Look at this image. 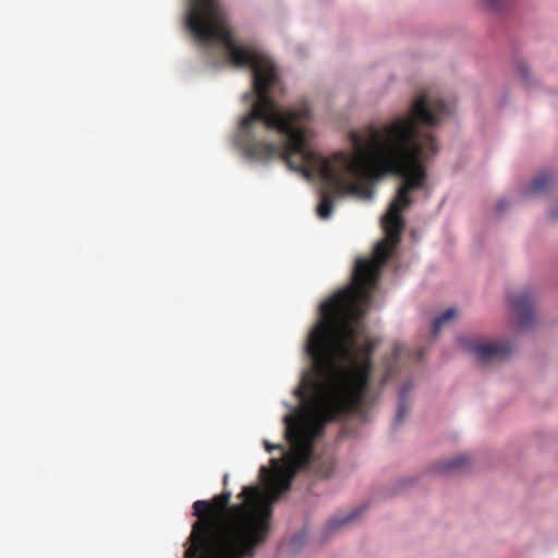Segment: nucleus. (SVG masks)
I'll return each instance as SVG.
<instances>
[{"instance_id": "nucleus-1", "label": "nucleus", "mask_w": 558, "mask_h": 558, "mask_svg": "<svg viewBox=\"0 0 558 558\" xmlns=\"http://www.w3.org/2000/svg\"><path fill=\"white\" fill-rule=\"evenodd\" d=\"M405 137L388 142L373 140V158L361 153L355 158L337 156L336 168L323 166V178L338 193L371 197V181L386 174L402 179L397 193L381 218L386 240L375 246L374 258L355 263L352 282L320 305V318L310 330L305 352L313 365L315 379L307 383L354 413L366 404L373 373V352L376 343L363 335L365 305L372 300L380 271L404 229L403 210L414 198L413 192L425 189L427 173L424 161L434 155L437 143L432 134L424 135L418 148L405 146Z\"/></svg>"}, {"instance_id": "nucleus-2", "label": "nucleus", "mask_w": 558, "mask_h": 558, "mask_svg": "<svg viewBox=\"0 0 558 558\" xmlns=\"http://www.w3.org/2000/svg\"><path fill=\"white\" fill-rule=\"evenodd\" d=\"M185 24L202 46L220 45L233 66H248L252 70L253 88L244 94L243 100L248 102L254 97L256 100L251 110L240 120L234 145L248 160L268 161L278 157L289 169L300 172L307 179L317 174L329 189V191L322 192L317 206V215L322 219H328L332 215L333 194L353 195L352 193H338L331 184L325 181L323 178L324 165L335 168L339 154L355 158L359 154L364 153L368 158H373V140L375 137L383 143L392 137H405V146L418 148L424 142L418 123L434 126L450 114V108L442 99L422 94L413 100L410 116L397 118L381 130L369 126L366 136L359 132H351L353 154L338 151L330 158H324L307 146L305 124L311 121L313 116L311 106L306 100L286 110L277 105L270 95V89L279 82L276 64L253 45L239 44L235 40L227 13L219 0H191Z\"/></svg>"}, {"instance_id": "nucleus-3", "label": "nucleus", "mask_w": 558, "mask_h": 558, "mask_svg": "<svg viewBox=\"0 0 558 558\" xmlns=\"http://www.w3.org/2000/svg\"><path fill=\"white\" fill-rule=\"evenodd\" d=\"M304 404L295 415L284 416L286 438L291 446L283 461L271 459L272 470L260 468L267 477V488L244 486L230 506L231 492L225 490L213 501L196 500L193 524L185 558H253L271 530L272 506L290 489L298 472L306 470L314 476L328 477L333 471L331 460L314 458L313 442L330 422L355 414L317 388L307 378L294 390Z\"/></svg>"}, {"instance_id": "nucleus-4", "label": "nucleus", "mask_w": 558, "mask_h": 558, "mask_svg": "<svg viewBox=\"0 0 558 558\" xmlns=\"http://www.w3.org/2000/svg\"><path fill=\"white\" fill-rule=\"evenodd\" d=\"M460 343L465 350L471 352L481 364L504 360L512 352V348L508 342L480 341L473 338H461Z\"/></svg>"}, {"instance_id": "nucleus-5", "label": "nucleus", "mask_w": 558, "mask_h": 558, "mask_svg": "<svg viewBox=\"0 0 558 558\" xmlns=\"http://www.w3.org/2000/svg\"><path fill=\"white\" fill-rule=\"evenodd\" d=\"M514 319L520 329H526L534 325L535 295L530 290H524L508 296Z\"/></svg>"}, {"instance_id": "nucleus-6", "label": "nucleus", "mask_w": 558, "mask_h": 558, "mask_svg": "<svg viewBox=\"0 0 558 558\" xmlns=\"http://www.w3.org/2000/svg\"><path fill=\"white\" fill-rule=\"evenodd\" d=\"M555 183V178L548 172L537 175L529 185L526 194L539 195L546 193Z\"/></svg>"}, {"instance_id": "nucleus-7", "label": "nucleus", "mask_w": 558, "mask_h": 558, "mask_svg": "<svg viewBox=\"0 0 558 558\" xmlns=\"http://www.w3.org/2000/svg\"><path fill=\"white\" fill-rule=\"evenodd\" d=\"M411 390L409 385H404L400 391L398 411L395 417V425H400L410 412V404L407 401V393Z\"/></svg>"}, {"instance_id": "nucleus-8", "label": "nucleus", "mask_w": 558, "mask_h": 558, "mask_svg": "<svg viewBox=\"0 0 558 558\" xmlns=\"http://www.w3.org/2000/svg\"><path fill=\"white\" fill-rule=\"evenodd\" d=\"M456 315H457V312H456L454 308L446 310L440 316H438L434 320V324H433V335L437 336V333L439 332V330L442 327V325L446 324L447 322L452 320L456 317Z\"/></svg>"}, {"instance_id": "nucleus-9", "label": "nucleus", "mask_w": 558, "mask_h": 558, "mask_svg": "<svg viewBox=\"0 0 558 558\" xmlns=\"http://www.w3.org/2000/svg\"><path fill=\"white\" fill-rule=\"evenodd\" d=\"M468 463V457L466 456H458L456 458L450 459L449 461L441 462L438 465V470L440 472L451 471L460 469L462 465Z\"/></svg>"}, {"instance_id": "nucleus-10", "label": "nucleus", "mask_w": 558, "mask_h": 558, "mask_svg": "<svg viewBox=\"0 0 558 558\" xmlns=\"http://www.w3.org/2000/svg\"><path fill=\"white\" fill-rule=\"evenodd\" d=\"M361 510L360 509H355L353 511H351L349 514L344 515V517H341V518H332L329 522H328V530L329 531H335L336 529L340 527L341 525L348 523V522H351L352 520H354L355 518L359 517Z\"/></svg>"}, {"instance_id": "nucleus-11", "label": "nucleus", "mask_w": 558, "mask_h": 558, "mask_svg": "<svg viewBox=\"0 0 558 558\" xmlns=\"http://www.w3.org/2000/svg\"><path fill=\"white\" fill-rule=\"evenodd\" d=\"M405 352V348L403 345L397 344L393 348V361L397 362Z\"/></svg>"}, {"instance_id": "nucleus-12", "label": "nucleus", "mask_w": 558, "mask_h": 558, "mask_svg": "<svg viewBox=\"0 0 558 558\" xmlns=\"http://www.w3.org/2000/svg\"><path fill=\"white\" fill-rule=\"evenodd\" d=\"M482 1L487 8L497 10L499 8L501 0H482Z\"/></svg>"}, {"instance_id": "nucleus-13", "label": "nucleus", "mask_w": 558, "mask_h": 558, "mask_svg": "<svg viewBox=\"0 0 558 558\" xmlns=\"http://www.w3.org/2000/svg\"><path fill=\"white\" fill-rule=\"evenodd\" d=\"M519 72H520V74H521V76L523 78H527V76H529V69H527V66L525 64H520L519 65Z\"/></svg>"}, {"instance_id": "nucleus-14", "label": "nucleus", "mask_w": 558, "mask_h": 558, "mask_svg": "<svg viewBox=\"0 0 558 558\" xmlns=\"http://www.w3.org/2000/svg\"><path fill=\"white\" fill-rule=\"evenodd\" d=\"M392 375H393V367L389 365L388 368H387V372H386V374H385V376L383 378V383L381 384L384 385L390 377H392Z\"/></svg>"}, {"instance_id": "nucleus-15", "label": "nucleus", "mask_w": 558, "mask_h": 558, "mask_svg": "<svg viewBox=\"0 0 558 558\" xmlns=\"http://www.w3.org/2000/svg\"><path fill=\"white\" fill-rule=\"evenodd\" d=\"M264 445H265V448L268 452H271L274 449H280L281 446L280 445H271L269 441L265 440L264 441Z\"/></svg>"}, {"instance_id": "nucleus-16", "label": "nucleus", "mask_w": 558, "mask_h": 558, "mask_svg": "<svg viewBox=\"0 0 558 558\" xmlns=\"http://www.w3.org/2000/svg\"><path fill=\"white\" fill-rule=\"evenodd\" d=\"M508 207V203L505 201V199H501L499 201L497 204H496V210L497 211H502L505 208Z\"/></svg>"}, {"instance_id": "nucleus-17", "label": "nucleus", "mask_w": 558, "mask_h": 558, "mask_svg": "<svg viewBox=\"0 0 558 558\" xmlns=\"http://www.w3.org/2000/svg\"><path fill=\"white\" fill-rule=\"evenodd\" d=\"M415 354H416L415 360L420 361L424 355V351L422 349H420Z\"/></svg>"}, {"instance_id": "nucleus-18", "label": "nucleus", "mask_w": 558, "mask_h": 558, "mask_svg": "<svg viewBox=\"0 0 558 558\" xmlns=\"http://www.w3.org/2000/svg\"><path fill=\"white\" fill-rule=\"evenodd\" d=\"M228 481H229V475H228V474H226V475L223 476V485H225V486H227V485H228Z\"/></svg>"}]
</instances>
